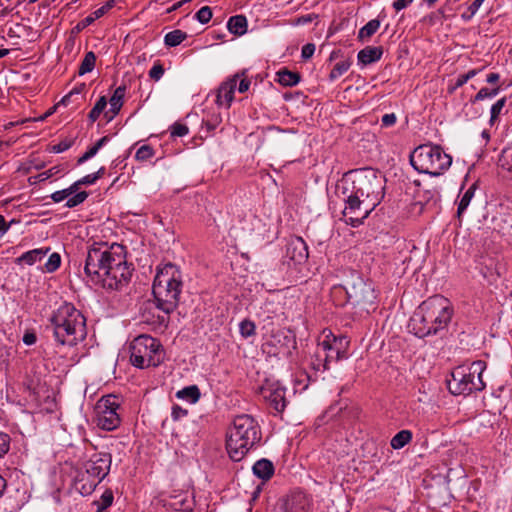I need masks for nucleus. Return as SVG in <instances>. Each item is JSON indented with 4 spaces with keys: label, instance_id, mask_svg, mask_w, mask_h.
<instances>
[{
    "label": "nucleus",
    "instance_id": "c85d7f7f",
    "mask_svg": "<svg viewBox=\"0 0 512 512\" xmlns=\"http://www.w3.org/2000/svg\"><path fill=\"white\" fill-rule=\"evenodd\" d=\"M412 440V432L410 430H401L392 437L390 445L393 449L399 450Z\"/></svg>",
    "mask_w": 512,
    "mask_h": 512
},
{
    "label": "nucleus",
    "instance_id": "49530a36",
    "mask_svg": "<svg viewBox=\"0 0 512 512\" xmlns=\"http://www.w3.org/2000/svg\"><path fill=\"white\" fill-rule=\"evenodd\" d=\"M212 10L209 6L202 7L196 14L195 18L202 24L208 23L212 18Z\"/></svg>",
    "mask_w": 512,
    "mask_h": 512
},
{
    "label": "nucleus",
    "instance_id": "0eeeda50",
    "mask_svg": "<svg viewBox=\"0 0 512 512\" xmlns=\"http://www.w3.org/2000/svg\"><path fill=\"white\" fill-rule=\"evenodd\" d=\"M485 361L477 360L469 366H458L448 380L449 391L454 395H470L475 392H481L486 388L483 380V372L486 370Z\"/></svg>",
    "mask_w": 512,
    "mask_h": 512
},
{
    "label": "nucleus",
    "instance_id": "de8ad7c7",
    "mask_svg": "<svg viewBox=\"0 0 512 512\" xmlns=\"http://www.w3.org/2000/svg\"><path fill=\"white\" fill-rule=\"evenodd\" d=\"M341 183L343 184V189H345L347 193H352L353 195L357 196L359 200L367 199L364 193L353 187H350V179H342Z\"/></svg>",
    "mask_w": 512,
    "mask_h": 512
},
{
    "label": "nucleus",
    "instance_id": "7ed1b4c3",
    "mask_svg": "<svg viewBox=\"0 0 512 512\" xmlns=\"http://www.w3.org/2000/svg\"><path fill=\"white\" fill-rule=\"evenodd\" d=\"M51 330L58 346H76L86 337V320L71 303L64 302L49 318L46 327Z\"/></svg>",
    "mask_w": 512,
    "mask_h": 512
},
{
    "label": "nucleus",
    "instance_id": "0e129e2a",
    "mask_svg": "<svg viewBox=\"0 0 512 512\" xmlns=\"http://www.w3.org/2000/svg\"><path fill=\"white\" fill-rule=\"evenodd\" d=\"M490 263V266H487V271H483L484 276L489 279L494 278L497 275L499 276L500 274L496 267L493 269L491 268L494 265L493 260H490Z\"/></svg>",
    "mask_w": 512,
    "mask_h": 512
},
{
    "label": "nucleus",
    "instance_id": "39448f33",
    "mask_svg": "<svg viewBox=\"0 0 512 512\" xmlns=\"http://www.w3.org/2000/svg\"><path fill=\"white\" fill-rule=\"evenodd\" d=\"M182 287L181 272L174 264L159 268L152 286L157 307L166 314L172 313L178 306Z\"/></svg>",
    "mask_w": 512,
    "mask_h": 512
},
{
    "label": "nucleus",
    "instance_id": "dca6fc26",
    "mask_svg": "<svg viewBox=\"0 0 512 512\" xmlns=\"http://www.w3.org/2000/svg\"><path fill=\"white\" fill-rule=\"evenodd\" d=\"M308 246L301 237H292L286 245V257L294 264H302L308 259Z\"/></svg>",
    "mask_w": 512,
    "mask_h": 512
},
{
    "label": "nucleus",
    "instance_id": "b1692460",
    "mask_svg": "<svg viewBox=\"0 0 512 512\" xmlns=\"http://www.w3.org/2000/svg\"><path fill=\"white\" fill-rule=\"evenodd\" d=\"M227 28L230 33L241 36L247 31V19L244 15H235L229 18Z\"/></svg>",
    "mask_w": 512,
    "mask_h": 512
},
{
    "label": "nucleus",
    "instance_id": "5701e85b",
    "mask_svg": "<svg viewBox=\"0 0 512 512\" xmlns=\"http://www.w3.org/2000/svg\"><path fill=\"white\" fill-rule=\"evenodd\" d=\"M253 473L260 479L269 480L274 474L273 463L268 459H260L253 465Z\"/></svg>",
    "mask_w": 512,
    "mask_h": 512
},
{
    "label": "nucleus",
    "instance_id": "a19ab883",
    "mask_svg": "<svg viewBox=\"0 0 512 512\" xmlns=\"http://www.w3.org/2000/svg\"><path fill=\"white\" fill-rule=\"evenodd\" d=\"M88 197V193L86 191H81V192H78L76 194H74L73 196L71 195L65 206L68 207V208H73V207H76L80 204H82Z\"/></svg>",
    "mask_w": 512,
    "mask_h": 512
},
{
    "label": "nucleus",
    "instance_id": "4c0bfd02",
    "mask_svg": "<svg viewBox=\"0 0 512 512\" xmlns=\"http://www.w3.org/2000/svg\"><path fill=\"white\" fill-rule=\"evenodd\" d=\"M102 16H98L96 14V10L90 14L89 16L85 17L83 20L79 21L75 27L72 29L73 33H79L83 31L86 27L91 25L95 20L101 18Z\"/></svg>",
    "mask_w": 512,
    "mask_h": 512
},
{
    "label": "nucleus",
    "instance_id": "9b49d317",
    "mask_svg": "<svg viewBox=\"0 0 512 512\" xmlns=\"http://www.w3.org/2000/svg\"><path fill=\"white\" fill-rule=\"evenodd\" d=\"M337 189L339 197H341L345 203L343 210L345 222L352 227L360 226L374 209L366 200H359V198L352 193H347L346 190L343 189L341 182Z\"/></svg>",
    "mask_w": 512,
    "mask_h": 512
},
{
    "label": "nucleus",
    "instance_id": "ddd939ff",
    "mask_svg": "<svg viewBox=\"0 0 512 512\" xmlns=\"http://www.w3.org/2000/svg\"><path fill=\"white\" fill-rule=\"evenodd\" d=\"M111 463L112 456L110 453H95L84 464L85 473L88 477H93L99 481H102L108 475Z\"/></svg>",
    "mask_w": 512,
    "mask_h": 512
},
{
    "label": "nucleus",
    "instance_id": "a18cd8bd",
    "mask_svg": "<svg viewBox=\"0 0 512 512\" xmlns=\"http://www.w3.org/2000/svg\"><path fill=\"white\" fill-rule=\"evenodd\" d=\"M188 133H189V128L185 124L176 122L170 127L171 137H183V136L187 135Z\"/></svg>",
    "mask_w": 512,
    "mask_h": 512
},
{
    "label": "nucleus",
    "instance_id": "864d4df0",
    "mask_svg": "<svg viewBox=\"0 0 512 512\" xmlns=\"http://www.w3.org/2000/svg\"><path fill=\"white\" fill-rule=\"evenodd\" d=\"M164 75V68L160 63L155 64L149 71L150 78L158 81Z\"/></svg>",
    "mask_w": 512,
    "mask_h": 512
},
{
    "label": "nucleus",
    "instance_id": "473e14b6",
    "mask_svg": "<svg viewBox=\"0 0 512 512\" xmlns=\"http://www.w3.org/2000/svg\"><path fill=\"white\" fill-rule=\"evenodd\" d=\"M351 64L352 61L349 58L336 63L329 74V80L335 81L336 79H338L340 76H342L344 73L348 71Z\"/></svg>",
    "mask_w": 512,
    "mask_h": 512
},
{
    "label": "nucleus",
    "instance_id": "f8f14e48",
    "mask_svg": "<svg viewBox=\"0 0 512 512\" xmlns=\"http://www.w3.org/2000/svg\"><path fill=\"white\" fill-rule=\"evenodd\" d=\"M120 404L118 398L113 395L103 397L97 404V426L106 431H112L120 425V417L117 413Z\"/></svg>",
    "mask_w": 512,
    "mask_h": 512
},
{
    "label": "nucleus",
    "instance_id": "4be33fe9",
    "mask_svg": "<svg viewBox=\"0 0 512 512\" xmlns=\"http://www.w3.org/2000/svg\"><path fill=\"white\" fill-rule=\"evenodd\" d=\"M382 54V47L367 46L358 52L357 59L359 63L368 65L380 60Z\"/></svg>",
    "mask_w": 512,
    "mask_h": 512
},
{
    "label": "nucleus",
    "instance_id": "9d476101",
    "mask_svg": "<svg viewBox=\"0 0 512 512\" xmlns=\"http://www.w3.org/2000/svg\"><path fill=\"white\" fill-rule=\"evenodd\" d=\"M348 301L360 312L369 314L376 309V294L371 282L365 281L357 273L343 286Z\"/></svg>",
    "mask_w": 512,
    "mask_h": 512
},
{
    "label": "nucleus",
    "instance_id": "bb28decb",
    "mask_svg": "<svg viewBox=\"0 0 512 512\" xmlns=\"http://www.w3.org/2000/svg\"><path fill=\"white\" fill-rule=\"evenodd\" d=\"M301 76L298 72L290 71L286 68L277 72V81L286 87H292L300 82Z\"/></svg>",
    "mask_w": 512,
    "mask_h": 512
},
{
    "label": "nucleus",
    "instance_id": "f704fd0d",
    "mask_svg": "<svg viewBox=\"0 0 512 512\" xmlns=\"http://www.w3.org/2000/svg\"><path fill=\"white\" fill-rule=\"evenodd\" d=\"M500 87L499 86H496L494 88H487V87H483L481 88L478 93L474 96V98L471 100V102H478V101H482L486 98H489V99H492L494 98L496 95L499 94L500 92Z\"/></svg>",
    "mask_w": 512,
    "mask_h": 512
},
{
    "label": "nucleus",
    "instance_id": "052dcab7",
    "mask_svg": "<svg viewBox=\"0 0 512 512\" xmlns=\"http://www.w3.org/2000/svg\"><path fill=\"white\" fill-rule=\"evenodd\" d=\"M221 122V117L219 115H216L214 117H212L211 119H208L205 121V125L207 127L208 130H214L217 128V126L220 124Z\"/></svg>",
    "mask_w": 512,
    "mask_h": 512
},
{
    "label": "nucleus",
    "instance_id": "1a4fd4ad",
    "mask_svg": "<svg viewBox=\"0 0 512 512\" xmlns=\"http://www.w3.org/2000/svg\"><path fill=\"white\" fill-rule=\"evenodd\" d=\"M343 179H350V187H353L366 196L367 203L375 209L384 197V179L373 169L352 172Z\"/></svg>",
    "mask_w": 512,
    "mask_h": 512
},
{
    "label": "nucleus",
    "instance_id": "72a5a7b5",
    "mask_svg": "<svg viewBox=\"0 0 512 512\" xmlns=\"http://www.w3.org/2000/svg\"><path fill=\"white\" fill-rule=\"evenodd\" d=\"M95 62H96L95 53L92 51L87 52L79 66L78 74L84 75L86 73L91 72L95 67Z\"/></svg>",
    "mask_w": 512,
    "mask_h": 512
},
{
    "label": "nucleus",
    "instance_id": "6e6552de",
    "mask_svg": "<svg viewBox=\"0 0 512 512\" xmlns=\"http://www.w3.org/2000/svg\"><path fill=\"white\" fill-rule=\"evenodd\" d=\"M130 361L137 368L156 367L164 360V349L156 338L142 334L130 344Z\"/></svg>",
    "mask_w": 512,
    "mask_h": 512
},
{
    "label": "nucleus",
    "instance_id": "774afa93",
    "mask_svg": "<svg viewBox=\"0 0 512 512\" xmlns=\"http://www.w3.org/2000/svg\"><path fill=\"white\" fill-rule=\"evenodd\" d=\"M82 185H92L97 181V176L93 174H88L81 179H79Z\"/></svg>",
    "mask_w": 512,
    "mask_h": 512
},
{
    "label": "nucleus",
    "instance_id": "58836bf2",
    "mask_svg": "<svg viewBox=\"0 0 512 512\" xmlns=\"http://www.w3.org/2000/svg\"><path fill=\"white\" fill-rule=\"evenodd\" d=\"M482 69H471L465 74H461L457 77L456 82L452 88V91L462 87L464 84H466L470 79L475 77Z\"/></svg>",
    "mask_w": 512,
    "mask_h": 512
},
{
    "label": "nucleus",
    "instance_id": "e433bc0d",
    "mask_svg": "<svg viewBox=\"0 0 512 512\" xmlns=\"http://www.w3.org/2000/svg\"><path fill=\"white\" fill-rule=\"evenodd\" d=\"M506 104V97H503L499 99L496 103H494L490 110V125H494L496 120L498 119L499 115L501 114V111L505 107Z\"/></svg>",
    "mask_w": 512,
    "mask_h": 512
},
{
    "label": "nucleus",
    "instance_id": "3c124183",
    "mask_svg": "<svg viewBox=\"0 0 512 512\" xmlns=\"http://www.w3.org/2000/svg\"><path fill=\"white\" fill-rule=\"evenodd\" d=\"M73 144V140L65 139L60 141L58 144L54 145L52 147V151L54 153H62L66 150H68Z\"/></svg>",
    "mask_w": 512,
    "mask_h": 512
},
{
    "label": "nucleus",
    "instance_id": "7c9ffc66",
    "mask_svg": "<svg viewBox=\"0 0 512 512\" xmlns=\"http://www.w3.org/2000/svg\"><path fill=\"white\" fill-rule=\"evenodd\" d=\"M113 500V492L110 489L105 490L101 497L92 503L96 508L95 512H105V510L112 505Z\"/></svg>",
    "mask_w": 512,
    "mask_h": 512
},
{
    "label": "nucleus",
    "instance_id": "a878e982",
    "mask_svg": "<svg viewBox=\"0 0 512 512\" xmlns=\"http://www.w3.org/2000/svg\"><path fill=\"white\" fill-rule=\"evenodd\" d=\"M178 399L185 400L191 404H195L201 397L200 389L197 385H190L178 390L175 394Z\"/></svg>",
    "mask_w": 512,
    "mask_h": 512
},
{
    "label": "nucleus",
    "instance_id": "f257e3e1",
    "mask_svg": "<svg viewBox=\"0 0 512 512\" xmlns=\"http://www.w3.org/2000/svg\"><path fill=\"white\" fill-rule=\"evenodd\" d=\"M133 268L127 263L121 244L94 243L89 247L84 265L87 281L107 290H120L131 279Z\"/></svg>",
    "mask_w": 512,
    "mask_h": 512
},
{
    "label": "nucleus",
    "instance_id": "4468645a",
    "mask_svg": "<svg viewBox=\"0 0 512 512\" xmlns=\"http://www.w3.org/2000/svg\"><path fill=\"white\" fill-rule=\"evenodd\" d=\"M312 498L302 491H293L284 499L283 512H312Z\"/></svg>",
    "mask_w": 512,
    "mask_h": 512
},
{
    "label": "nucleus",
    "instance_id": "6ab92c4d",
    "mask_svg": "<svg viewBox=\"0 0 512 512\" xmlns=\"http://www.w3.org/2000/svg\"><path fill=\"white\" fill-rule=\"evenodd\" d=\"M50 251L49 247H41L37 249H33L23 253L21 256L15 259V263L17 265H34L35 263L41 261Z\"/></svg>",
    "mask_w": 512,
    "mask_h": 512
},
{
    "label": "nucleus",
    "instance_id": "ea45409f",
    "mask_svg": "<svg viewBox=\"0 0 512 512\" xmlns=\"http://www.w3.org/2000/svg\"><path fill=\"white\" fill-rule=\"evenodd\" d=\"M60 264H61L60 255L56 252L52 253L44 265L45 271L48 273H53L60 267Z\"/></svg>",
    "mask_w": 512,
    "mask_h": 512
},
{
    "label": "nucleus",
    "instance_id": "423d86ee",
    "mask_svg": "<svg viewBox=\"0 0 512 512\" xmlns=\"http://www.w3.org/2000/svg\"><path fill=\"white\" fill-rule=\"evenodd\" d=\"M410 163L419 173L437 177L450 168L452 157L440 145L428 143L413 150Z\"/></svg>",
    "mask_w": 512,
    "mask_h": 512
},
{
    "label": "nucleus",
    "instance_id": "f03ea898",
    "mask_svg": "<svg viewBox=\"0 0 512 512\" xmlns=\"http://www.w3.org/2000/svg\"><path fill=\"white\" fill-rule=\"evenodd\" d=\"M454 315L450 300L442 295H434L423 301L410 319L413 333L424 338L447 331Z\"/></svg>",
    "mask_w": 512,
    "mask_h": 512
},
{
    "label": "nucleus",
    "instance_id": "2eb2a0df",
    "mask_svg": "<svg viewBox=\"0 0 512 512\" xmlns=\"http://www.w3.org/2000/svg\"><path fill=\"white\" fill-rule=\"evenodd\" d=\"M261 393L277 413H281L285 409V388L280 386L279 383H267L261 387Z\"/></svg>",
    "mask_w": 512,
    "mask_h": 512
},
{
    "label": "nucleus",
    "instance_id": "8fccbe9b",
    "mask_svg": "<svg viewBox=\"0 0 512 512\" xmlns=\"http://www.w3.org/2000/svg\"><path fill=\"white\" fill-rule=\"evenodd\" d=\"M85 88H86V85L84 83L75 86L67 95H65L62 98L61 103H63L64 105H67L69 103L70 98L73 95L81 94L85 90Z\"/></svg>",
    "mask_w": 512,
    "mask_h": 512
},
{
    "label": "nucleus",
    "instance_id": "5fc2aeb1",
    "mask_svg": "<svg viewBox=\"0 0 512 512\" xmlns=\"http://www.w3.org/2000/svg\"><path fill=\"white\" fill-rule=\"evenodd\" d=\"M315 52V45L312 43H307L302 47L301 57L305 60L311 58Z\"/></svg>",
    "mask_w": 512,
    "mask_h": 512
},
{
    "label": "nucleus",
    "instance_id": "6e6d98bb",
    "mask_svg": "<svg viewBox=\"0 0 512 512\" xmlns=\"http://www.w3.org/2000/svg\"><path fill=\"white\" fill-rule=\"evenodd\" d=\"M397 121V117L394 113L384 114L381 118V125L383 127H391Z\"/></svg>",
    "mask_w": 512,
    "mask_h": 512
},
{
    "label": "nucleus",
    "instance_id": "c756f323",
    "mask_svg": "<svg viewBox=\"0 0 512 512\" xmlns=\"http://www.w3.org/2000/svg\"><path fill=\"white\" fill-rule=\"evenodd\" d=\"M380 27V21L378 19H372L367 22L358 32L359 41H365L372 37Z\"/></svg>",
    "mask_w": 512,
    "mask_h": 512
},
{
    "label": "nucleus",
    "instance_id": "393cba45",
    "mask_svg": "<svg viewBox=\"0 0 512 512\" xmlns=\"http://www.w3.org/2000/svg\"><path fill=\"white\" fill-rule=\"evenodd\" d=\"M338 344L342 345V340L338 341L334 338L332 344H330L328 341H323L320 346L325 354H332L333 357L331 360L335 359L338 361L347 357L346 351L342 350L341 347H338Z\"/></svg>",
    "mask_w": 512,
    "mask_h": 512
},
{
    "label": "nucleus",
    "instance_id": "bf43d9fd",
    "mask_svg": "<svg viewBox=\"0 0 512 512\" xmlns=\"http://www.w3.org/2000/svg\"><path fill=\"white\" fill-rule=\"evenodd\" d=\"M96 154H97V151L93 147L89 148L81 157L78 158L77 164L78 165L83 164L90 158L94 157Z\"/></svg>",
    "mask_w": 512,
    "mask_h": 512
},
{
    "label": "nucleus",
    "instance_id": "c03bdc74",
    "mask_svg": "<svg viewBox=\"0 0 512 512\" xmlns=\"http://www.w3.org/2000/svg\"><path fill=\"white\" fill-rule=\"evenodd\" d=\"M10 436L0 430V459L3 458L10 450Z\"/></svg>",
    "mask_w": 512,
    "mask_h": 512
},
{
    "label": "nucleus",
    "instance_id": "37998d69",
    "mask_svg": "<svg viewBox=\"0 0 512 512\" xmlns=\"http://www.w3.org/2000/svg\"><path fill=\"white\" fill-rule=\"evenodd\" d=\"M154 156V149L150 145L141 146L135 154L137 160L146 161Z\"/></svg>",
    "mask_w": 512,
    "mask_h": 512
},
{
    "label": "nucleus",
    "instance_id": "2f4dec72",
    "mask_svg": "<svg viewBox=\"0 0 512 512\" xmlns=\"http://www.w3.org/2000/svg\"><path fill=\"white\" fill-rule=\"evenodd\" d=\"M187 38V33L176 29L167 33L164 37V44L168 47H176Z\"/></svg>",
    "mask_w": 512,
    "mask_h": 512
},
{
    "label": "nucleus",
    "instance_id": "f3484780",
    "mask_svg": "<svg viewBox=\"0 0 512 512\" xmlns=\"http://www.w3.org/2000/svg\"><path fill=\"white\" fill-rule=\"evenodd\" d=\"M239 77L240 75L237 73L233 77L221 83L216 95V103L219 106H225L226 108L230 107L234 99V91Z\"/></svg>",
    "mask_w": 512,
    "mask_h": 512
},
{
    "label": "nucleus",
    "instance_id": "a211bd4d",
    "mask_svg": "<svg viewBox=\"0 0 512 512\" xmlns=\"http://www.w3.org/2000/svg\"><path fill=\"white\" fill-rule=\"evenodd\" d=\"M332 354H325L323 350L318 348L315 354L310 359V367L313 370L312 373L307 374V377L310 381L317 380V373L324 372L328 369V363L332 358Z\"/></svg>",
    "mask_w": 512,
    "mask_h": 512
},
{
    "label": "nucleus",
    "instance_id": "e2e57ef3",
    "mask_svg": "<svg viewBox=\"0 0 512 512\" xmlns=\"http://www.w3.org/2000/svg\"><path fill=\"white\" fill-rule=\"evenodd\" d=\"M490 263V266H487V271H483L484 276L489 279L494 278L497 275L499 276L500 274L496 267L493 269L491 268L494 265L493 260H490Z\"/></svg>",
    "mask_w": 512,
    "mask_h": 512
},
{
    "label": "nucleus",
    "instance_id": "69168bd1",
    "mask_svg": "<svg viewBox=\"0 0 512 512\" xmlns=\"http://www.w3.org/2000/svg\"><path fill=\"white\" fill-rule=\"evenodd\" d=\"M490 263V266H487V271H483L484 276L489 279L494 278L497 275L499 276L500 274L496 267L493 269L491 268L494 265L493 260H490Z\"/></svg>",
    "mask_w": 512,
    "mask_h": 512
},
{
    "label": "nucleus",
    "instance_id": "79ce46f5",
    "mask_svg": "<svg viewBox=\"0 0 512 512\" xmlns=\"http://www.w3.org/2000/svg\"><path fill=\"white\" fill-rule=\"evenodd\" d=\"M255 329H256V326L254 324V322L250 321V320H243L240 324H239V330H240V334L244 337V338H248L252 335L255 334Z\"/></svg>",
    "mask_w": 512,
    "mask_h": 512
},
{
    "label": "nucleus",
    "instance_id": "13d9d810",
    "mask_svg": "<svg viewBox=\"0 0 512 512\" xmlns=\"http://www.w3.org/2000/svg\"><path fill=\"white\" fill-rule=\"evenodd\" d=\"M118 0H108L103 6L96 10L98 16H104L110 9H112Z\"/></svg>",
    "mask_w": 512,
    "mask_h": 512
},
{
    "label": "nucleus",
    "instance_id": "c9c22d12",
    "mask_svg": "<svg viewBox=\"0 0 512 512\" xmlns=\"http://www.w3.org/2000/svg\"><path fill=\"white\" fill-rule=\"evenodd\" d=\"M106 106H107L106 97L101 96L98 99V101L96 102V104L94 105V107L89 112L88 117L91 120V122H95L99 118L100 114L104 111Z\"/></svg>",
    "mask_w": 512,
    "mask_h": 512
},
{
    "label": "nucleus",
    "instance_id": "09e8293b",
    "mask_svg": "<svg viewBox=\"0 0 512 512\" xmlns=\"http://www.w3.org/2000/svg\"><path fill=\"white\" fill-rule=\"evenodd\" d=\"M188 415V410L175 404L172 406L171 417L174 421H178Z\"/></svg>",
    "mask_w": 512,
    "mask_h": 512
},
{
    "label": "nucleus",
    "instance_id": "aec40b11",
    "mask_svg": "<svg viewBox=\"0 0 512 512\" xmlns=\"http://www.w3.org/2000/svg\"><path fill=\"white\" fill-rule=\"evenodd\" d=\"M126 87L119 86L115 89L112 97L109 100L110 110L105 113V117H107L108 121L112 120L115 115H117L123 105V99L125 96Z\"/></svg>",
    "mask_w": 512,
    "mask_h": 512
},
{
    "label": "nucleus",
    "instance_id": "412c9836",
    "mask_svg": "<svg viewBox=\"0 0 512 512\" xmlns=\"http://www.w3.org/2000/svg\"><path fill=\"white\" fill-rule=\"evenodd\" d=\"M100 482L98 479L88 477L86 473H82L77 477L75 487L81 495L86 496L90 495Z\"/></svg>",
    "mask_w": 512,
    "mask_h": 512
},
{
    "label": "nucleus",
    "instance_id": "20e7f679",
    "mask_svg": "<svg viewBox=\"0 0 512 512\" xmlns=\"http://www.w3.org/2000/svg\"><path fill=\"white\" fill-rule=\"evenodd\" d=\"M261 438L260 426L252 416H236L227 433L226 449L229 457L235 462L241 461Z\"/></svg>",
    "mask_w": 512,
    "mask_h": 512
},
{
    "label": "nucleus",
    "instance_id": "603ef678",
    "mask_svg": "<svg viewBox=\"0 0 512 512\" xmlns=\"http://www.w3.org/2000/svg\"><path fill=\"white\" fill-rule=\"evenodd\" d=\"M71 196L68 188L66 189H63V190H59V191H55L54 193L51 194V199L55 202V203H59L61 201H63L64 199H67Z\"/></svg>",
    "mask_w": 512,
    "mask_h": 512
},
{
    "label": "nucleus",
    "instance_id": "4d7b16f0",
    "mask_svg": "<svg viewBox=\"0 0 512 512\" xmlns=\"http://www.w3.org/2000/svg\"><path fill=\"white\" fill-rule=\"evenodd\" d=\"M23 343L30 346L36 343L37 336L33 330H27L23 335Z\"/></svg>",
    "mask_w": 512,
    "mask_h": 512
},
{
    "label": "nucleus",
    "instance_id": "680f3d73",
    "mask_svg": "<svg viewBox=\"0 0 512 512\" xmlns=\"http://www.w3.org/2000/svg\"><path fill=\"white\" fill-rule=\"evenodd\" d=\"M490 263V266H487V271H483L484 276L489 279L494 278L497 275L499 276L500 274L496 267L493 269L491 268L494 265L493 260H490Z\"/></svg>",
    "mask_w": 512,
    "mask_h": 512
},
{
    "label": "nucleus",
    "instance_id": "338daca9",
    "mask_svg": "<svg viewBox=\"0 0 512 512\" xmlns=\"http://www.w3.org/2000/svg\"><path fill=\"white\" fill-rule=\"evenodd\" d=\"M412 2H413V0H395L393 2V8L396 11H401V10L405 9L406 7H408Z\"/></svg>",
    "mask_w": 512,
    "mask_h": 512
},
{
    "label": "nucleus",
    "instance_id": "cd10ccee",
    "mask_svg": "<svg viewBox=\"0 0 512 512\" xmlns=\"http://www.w3.org/2000/svg\"><path fill=\"white\" fill-rule=\"evenodd\" d=\"M476 190V184H472L461 196L459 202H458V208H457V217L460 219L462 214L465 212L467 207L469 206L472 198L474 197Z\"/></svg>",
    "mask_w": 512,
    "mask_h": 512
}]
</instances>
